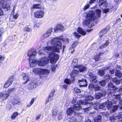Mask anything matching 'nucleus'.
Masks as SVG:
<instances>
[{"label":"nucleus","mask_w":122,"mask_h":122,"mask_svg":"<svg viewBox=\"0 0 122 122\" xmlns=\"http://www.w3.org/2000/svg\"><path fill=\"white\" fill-rule=\"evenodd\" d=\"M61 40L59 38H54L51 41V44L54 46H48L42 48L43 51L41 53V54L46 55L48 54V57L51 63H55L59 58L58 55L54 54V52H59V50L62 48Z\"/></svg>","instance_id":"obj_1"},{"label":"nucleus","mask_w":122,"mask_h":122,"mask_svg":"<svg viewBox=\"0 0 122 122\" xmlns=\"http://www.w3.org/2000/svg\"><path fill=\"white\" fill-rule=\"evenodd\" d=\"M101 11L100 10H97L96 12L91 10L87 13L86 19L83 21V25L84 26L87 25L92 21L94 20L97 17L101 16Z\"/></svg>","instance_id":"obj_2"},{"label":"nucleus","mask_w":122,"mask_h":122,"mask_svg":"<svg viewBox=\"0 0 122 122\" xmlns=\"http://www.w3.org/2000/svg\"><path fill=\"white\" fill-rule=\"evenodd\" d=\"M93 99L94 97H93L91 96H89L86 97L85 99L77 101V103L79 104L81 106L82 105H86L87 107L83 109L85 111H87L91 109V107L92 106L93 104L90 100H92Z\"/></svg>","instance_id":"obj_3"},{"label":"nucleus","mask_w":122,"mask_h":122,"mask_svg":"<svg viewBox=\"0 0 122 122\" xmlns=\"http://www.w3.org/2000/svg\"><path fill=\"white\" fill-rule=\"evenodd\" d=\"M82 109V107L79 104H74L73 106L68 108L66 111V114L68 116H70L75 111H78ZM74 112H75L74 111Z\"/></svg>","instance_id":"obj_4"},{"label":"nucleus","mask_w":122,"mask_h":122,"mask_svg":"<svg viewBox=\"0 0 122 122\" xmlns=\"http://www.w3.org/2000/svg\"><path fill=\"white\" fill-rule=\"evenodd\" d=\"M74 115L71 119V121L74 122L81 121L83 118L82 113L74 112Z\"/></svg>","instance_id":"obj_5"},{"label":"nucleus","mask_w":122,"mask_h":122,"mask_svg":"<svg viewBox=\"0 0 122 122\" xmlns=\"http://www.w3.org/2000/svg\"><path fill=\"white\" fill-rule=\"evenodd\" d=\"M49 61V60L48 58L44 57L40 59V60L38 62L37 64L39 66H43L47 64Z\"/></svg>","instance_id":"obj_6"},{"label":"nucleus","mask_w":122,"mask_h":122,"mask_svg":"<svg viewBox=\"0 0 122 122\" xmlns=\"http://www.w3.org/2000/svg\"><path fill=\"white\" fill-rule=\"evenodd\" d=\"M49 72L48 70L41 68L40 76V78L43 79L44 77H46Z\"/></svg>","instance_id":"obj_7"},{"label":"nucleus","mask_w":122,"mask_h":122,"mask_svg":"<svg viewBox=\"0 0 122 122\" xmlns=\"http://www.w3.org/2000/svg\"><path fill=\"white\" fill-rule=\"evenodd\" d=\"M44 12L42 10H40L35 12L34 13L35 17L37 18H41L44 16Z\"/></svg>","instance_id":"obj_8"},{"label":"nucleus","mask_w":122,"mask_h":122,"mask_svg":"<svg viewBox=\"0 0 122 122\" xmlns=\"http://www.w3.org/2000/svg\"><path fill=\"white\" fill-rule=\"evenodd\" d=\"M88 74L90 77V80L91 82L94 83L97 82V81L96 79V76L92 73L89 71L88 73Z\"/></svg>","instance_id":"obj_9"},{"label":"nucleus","mask_w":122,"mask_h":122,"mask_svg":"<svg viewBox=\"0 0 122 122\" xmlns=\"http://www.w3.org/2000/svg\"><path fill=\"white\" fill-rule=\"evenodd\" d=\"M106 94V92L105 90L102 89L101 92L98 93L95 95V97L97 99H99L102 97L105 96Z\"/></svg>","instance_id":"obj_10"},{"label":"nucleus","mask_w":122,"mask_h":122,"mask_svg":"<svg viewBox=\"0 0 122 122\" xmlns=\"http://www.w3.org/2000/svg\"><path fill=\"white\" fill-rule=\"evenodd\" d=\"M7 1L4 0H0V3L3 8H6L7 10H10L9 5L7 3Z\"/></svg>","instance_id":"obj_11"},{"label":"nucleus","mask_w":122,"mask_h":122,"mask_svg":"<svg viewBox=\"0 0 122 122\" xmlns=\"http://www.w3.org/2000/svg\"><path fill=\"white\" fill-rule=\"evenodd\" d=\"M65 30V28L63 25L61 24H58L54 28V30L56 32L59 30L64 31Z\"/></svg>","instance_id":"obj_12"},{"label":"nucleus","mask_w":122,"mask_h":122,"mask_svg":"<svg viewBox=\"0 0 122 122\" xmlns=\"http://www.w3.org/2000/svg\"><path fill=\"white\" fill-rule=\"evenodd\" d=\"M99 3L100 8L102 9L106 7L107 4L106 0H99Z\"/></svg>","instance_id":"obj_13"},{"label":"nucleus","mask_w":122,"mask_h":122,"mask_svg":"<svg viewBox=\"0 0 122 122\" xmlns=\"http://www.w3.org/2000/svg\"><path fill=\"white\" fill-rule=\"evenodd\" d=\"M29 63L30 67H35L36 65L37 61L36 59L34 58H29Z\"/></svg>","instance_id":"obj_14"},{"label":"nucleus","mask_w":122,"mask_h":122,"mask_svg":"<svg viewBox=\"0 0 122 122\" xmlns=\"http://www.w3.org/2000/svg\"><path fill=\"white\" fill-rule=\"evenodd\" d=\"M14 76H12L11 77L9 78L8 81L5 83L4 85V87L6 88L10 86L11 84L14 80Z\"/></svg>","instance_id":"obj_15"},{"label":"nucleus","mask_w":122,"mask_h":122,"mask_svg":"<svg viewBox=\"0 0 122 122\" xmlns=\"http://www.w3.org/2000/svg\"><path fill=\"white\" fill-rule=\"evenodd\" d=\"M52 28H50L48 29L47 31L43 35L42 37L43 38H46L50 36L52 32Z\"/></svg>","instance_id":"obj_16"},{"label":"nucleus","mask_w":122,"mask_h":122,"mask_svg":"<svg viewBox=\"0 0 122 122\" xmlns=\"http://www.w3.org/2000/svg\"><path fill=\"white\" fill-rule=\"evenodd\" d=\"M78 41H76L73 42L72 46L69 48V50L71 51V52L72 54L73 53L75 50L74 48L78 44Z\"/></svg>","instance_id":"obj_17"},{"label":"nucleus","mask_w":122,"mask_h":122,"mask_svg":"<svg viewBox=\"0 0 122 122\" xmlns=\"http://www.w3.org/2000/svg\"><path fill=\"white\" fill-rule=\"evenodd\" d=\"M36 51H33L32 50L29 51L27 53L28 56L29 57V58H34L36 56Z\"/></svg>","instance_id":"obj_18"},{"label":"nucleus","mask_w":122,"mask_h":122,"mask_svg":"<svg viewBox=\"0 0 122 122\" xmlns=\"http://www.w3.org/2000/svg\"><path fill=\"white\" fill-rule=\"evenodd\" d=\"M23 80L24 81V83H25L29 81L30 77L27 74L23 73L22 75Z\"/></svg>","instance_id":"obj_19"},{"label":"nucleus","mask_w":122,"mask_h":122,"mask_svg":"<svg viewBox=\"0 0 122 122\" xmlns=\"http://www.w3.org/2000/svg\"><path fill=\"white\" fill-rule=\"evenodd\" d=\"M121 69V68L120 66H117V67L116 69V71L115 73V75L119 77H121L122 76V74L120 71Z\"/></svg>","instance_id":"obj_20"},{"label":"nucleus","mask_w":122,"mask_h":122,"mask_svg":"<svg viewBox=\"0 0 122 122\" xmlns=\"http://www.w3.org/2000/svg\"><path fill=\"white\" fill-rule=\"evenodd\" d=\"M7 93L6 91L3 93H0V98H1L3 100L7 99L9 96Z\"/></svg>","instance_id":"obj_21"},{"label":"nucleus","mask_w":122,"mask_h":122,"mask_svg":"<svg viewBox=\"0 0 122 122\" xmlns=\"http://www.w3.org/2000/svg\"><path fill=\"white\" fill-rule=\"evenodd\" d=\"M79 82L80 84L79 86L80 87L86 86L87 85L86 81V80L82 79L81 80H79Z\"/></svg>","instance_id":"obj_22"},{"label":"nucleus","mask_w":122,"mask_h":122,"mask_svg":"<svg viewBox=\"0 0 122 122\" xmlns=\"http://www.w3.org/2000/svg\"><path fill=\"white\" fill-rule=\"evenodd\" d=\"M114 97L115 98V99L112 100V103L113 104H117V102L119 101L120 98V95L119 94L115 95H114Z\"/></svg>","instance_id":"obj_23"},{"label":"nucleus","mask_w":122,"mask_h":122,"mask_svg":"<svg viewBox=\"0 0 122 122\" xmlns=\"http://www.w3.org/2000/svg\"><path fill=\"white\" fill-rule=\"evenodd\" d=\"M112 102L111 100H108L105 102V105L108 109L111 108L112 107Z\"/></svg>","instance_id":"obj_24"},{"label":"nucleus","mask_w":122,"mask_h":122,"mask_svg":"<svg viewBox=\"0 0 122 122\" xmlns=\"http://www.w3.org/2000/svg\"><path fill=\"white\" fill-rule=\"evenodd\" d=\"M109 27L108 26L105 28L104 29H103L99 34V36L100 38H101L103 35L109 29Z\"/></svg>","instance_id":"obj_25"},{"label":"nucleus","mask_w":122,"mask_h":122,"mask_svg":"<svg viewBox=\"0 0 122 122\" xmlns=\"http://www.w3.org/2000/svg\"><path fill=\"white\" fill-rule=\"evenodd\" d=\"M109 67H105L103 69L100 70L98 71V74L101 76H102L104 75L105 71L106 69H108Z\"/></svg>","instance_id":"obj_26"},{"label":"nucleus","mask_w":122,"mask_h":122,"mask_svg":"<svg viewBox=\"0 0 122 122\" xmlns=\"http://www.w3.org/2000/svg\"><path fill=\"white\" fill-rule=\"evenodd\" d=\"M11 102L13 105L16 104H20V99L17 98H15L13 99L12 100Z\"/></svg>","instance_id":"obj_27"},{"label":"nucleus","mask_w":122,"mask_h":122,"mask_svg":"<svg viewBox=\"0 0 122 122\" xmlns=\"http://www.w3.org/2000/svg\"><path fill=\"white\" fill-rule=\"evenodd\" d=\"M78 32L83 36L85 35L86 34V32L83 29L80 27H79L77 30Z\"/></svg>","instance_id":"obj_28"},{"label":"nucleus","mask_w":122,"mask_h":122,"mask_svg":"<svg viewBox=\"0 0 122 122\" xmlns=\"http://www.w3.org/2000/svg\"><path fill=\"white\" fill-rule=\"evenodd\" d=\"M78 60L76 59H73L71 65L73 67H77L79 66L78 65Z\"/></svg>","instance_id":"obj_29"},{"label":"nucleus","mask_w":122,"mask_h":122,"mask_svg":"<svg viewBox=\"0 0 122 122\" xmlns=\"http://www.w3.org/2000/svg\"><path fill=\"white\" fill-rule=\"evenodd\" d=\"M36 86L35 83L33 82H31L28 86L29 89L30 90L34 89Z\"/></svg>","instance_id":"obj_30"},{"label":"nucleus","mask_w":122,"mask_h":122,"mask_svg":"<svg viewBox=\"0 0 122 122\" xmlns=\"http://www.w3.org/2000/svg\"><path fill=\"white\" fill-rule=\"evenodd\" d=\"M79 74V71L77 70H74L71 74V75L72 78H73L75 76Z\"/></svg>","instance_id":"obj_31"},{"label":"nucleus","mask_w":122,"mask_h":122,"mask_svg":"<svg viewBox=\"0 0 122 122\" xmlns=\"http://www.w3.org/2000/svg\"><path fill=\"white\" fill-rule=\"evenodd\" d=\"M102 117L101 114L97 115L94 119V122H100L102 120Z\"/></svg>","instance_id":"obj_32"},{"label":"nucleus","mask_w":122,"mask_h":122,"mask_svg":"<svg viewBox=\"0 0 122 122\" xmlns=\"http://www.w3.org/2000/svg\"><path fill=\"white\" fill-rule=\"evenodd\" d=\"M41 68H36L33 69V71L35 74H40Z\"/></svg>","instance_id":"obj_33"},{"label":"nucleus","mask_w":122,"mask_h":122,"mask_svg":"<svg viewBox=\"0 0 122 122\" xmlns=\"http://www.w3.org/2000/svg\"><path fill=\"white\" fill-rule=\"evenodd\" d=\"M103 54V53H100L99 54L95 55L94 58L96 61H97L99 60L100 58V56L102 54Z\"/></svg>","instance_id":"obj_34"},{"label":"nucleus","mask_w":122,"mask_h":122,"mask_svg":"<svg viewBox=\"0 0 122 122\" xmlns=\"http://www.w3.org/2000/svg\"><path fill=\"white\" fill-rule=\"evenodd\" d=\"M112 79V81L115 83L116 84L118 85L120 84V81L116 77L113 78Z\"/></svg>","instance_id":"obj_35"},{"label":"nucleus","mask_w":122,"mask_h":122,"mask_svg":"<svg viewBox=\"0 0 122 122\" xmlns=\"http://www.w3.org/2000/svg\"><path fill=\"white\" fill-rule=\"evenodd\" d=\"M77 68H79V70L81 72H82L85 71L86 69V67L82 66H79Z\"/></svg>","instance_id":"obj_36"},{"label":"nucleus","mask_w":122,"mask_h":122,"mask_svg":"<svg viewBox=\"0 0 122 122\" xmlns=\"http://www.w3.org/2000/svg\"><path fill=\"white\" fill-rule=\"evenodd\" d=\"M19 113L17 112H15L13 113L11 116V118L12 119H15L17 116H18Z\"/></svg>","instance_id":"obj_37"},{"label":"nucleus","mask_w":122,"mask_h":122,"mask_svg":"<svg viewBox=\"0 0 122 122\" xmlns=\"http://www.w3.org/2000/svg\"><path fill=\"white\" fill-rule=\"evenodd\" d=\"M58 112V110L57 109H54L53 110L52 112V116L53 117H56Z\"/></svg>","instance_id":"obj_38"},{"label":"nucleus","mask_w":122,"mask_h":122,"mask_svg":"<svg viewBox=\"0 0 122 122\" xmlns=\"http://www.w3.org/2000/svg\"><path fill=\"white\" fill-rule=\"evenodd\" d=\"M118 107V106L117 105H115L114 106L112 107V111H111V112H115L116 111Z\"/></svg>","instance_id":"obj_39"},{"label":"nucleus","mask_w":122,"mask_h":122,"mask_svg":"<svg viewBox=\"0 0 122 122\" xmlns=\"http://www.w3.org/2000/svg\"><path fill=\"white\" fill-rule=\"evenodd\" d=\"M109 44V42L108 41H107L103 45H102L100 47V49H102L103 48L106 47V46H108Z\"/></svg>","instance_id":"obj_40"},{"label":"nucleus","mask_w":122,"mask_h":122,"mask_svg":"<svg viewBox=\"0 0 122 122\" xmlns=\"http://www.w3.org/2000/svg\"><path fill=\"white\" fill-rule=\"evenodd\" d=\"M106 83V81L104 80H102L99 82V84L101 86H104Z\"/></svg>","instance_id":"obj_41"},{"label":"nucleus","mask_w":122,"mask_h":122,"mask_svg":"<svg viewBox=\"0 0 122 122\" xmlns=\"http://www.w3.org/2000/svg\"><path fill=\"white\" fill-rule=\"evenodd\" d=\"M94 108L95 109L97 110H98L100 109L99 105L98 103H96L94 105Z\"/></svg>","instance_id":"obj_42"},{"label":"nucleus","mask_w":122,"mask_h":122,"mask_svg":"<svg viewBox=\"0 0 122 122\" xmlns=\"http://www.w3.org/2000/svg\"><path fill=\"white\" fill-rule=\"evenodd\" d=\"M94 89L96 91H98L101 90V87L98 85H95Z\"/></svg>","instance_id":"obj_43"},{"label":"nucleus","mask_w":122,"mask_h":122,"mask_svg":"<svg viewBox=\"0 0 122 122\" xmlns=\"http://www.w3.org/2000/svg\"><path fill=\"white\" fill-rule=\"evenodd\" d=\"M41 7L40 5V4H35L34 5L33 7V8L40 9Z\"/></svg>","instance_id":"obj_44"},{"label":"nucleus","mask_w":122,"mask_h":122,"mask_svg":"<svg viewBox=\"0 0 122 122\" xmlns=\"http://www.w3.org/2000/svg\"><path fill=\"white\" fill-rule=\"evenodd\" d=\"M118 117L120 121L122 120V112H119L118 115Z\"/></svg>","instance_id":"obj_45"},{"label":"nucleus","mask_w":122,"mask_h":122,"mask_svg":"<svg viewBox=\"0 0 122 122\" xmlns=\"http://www.w3.org/2000/svg\"><path fill=\"white\" fill-rule=\"evenodd\" d=\"M35 100V98H33L32 99L30 103L28 104V105H27V106H26V107H30L31 105L33 104V103H34V101Z\"/></svg>","instance_id":"obj_46"},{"label":"nucleus","mask_w":122,"mask_h":122,"mask_svg":"<svg viewBox=\"0 0 122 122\" xmlns=\"http://www.w3.org/2000/svg\"><path fill=\"white\" fill-rule=\"evenodd\" d=\"M55 92V90L54 89H53L51 91L50 95L49 97V99L50 98V97H53L54 95V94Z\"/></svg>","instance_id":"obj_47"},{"label":"nucleus","mask_w":122,"mask_h":122,"mask_svg":"<svg viewBox=\"0 0 122 122\" xmlns=\"http://www.w3.org/2000/svg\"><path fill=\"white\" fill-rule=\"evenodd\" d=\"M63 116V114L61 112L60 113L58 116V119L60 120L61 119Z\"/></svg>","instance_id":"obj_48"},{"label":"nucleus","mask_w":122,"mask_h":122,"mask_svg":"<svg viewBox=\"0 0 122 122\" xmlns=\"http://www.w3.org/2000/svg\"><path fill=\"white\" fill-rule=\"evenodd\" d=\"M64 82L67 84H69L71 83L72 82L70 79H66L64 81Z\"/></svg>","instance_id":"obj_49"},{"label":"nucleus","mask_w":122,"mask_h":122,"mask_svg":"<svg viewBox=\"0 0 122 122\" xmlns=\"http://www.w3.org/2000/svg\"><path fill=\"white\" fill-rule=\"evenodd\" d=\"M81 92V91L80 89L77 88H74V93H79Z\"/></svg>","instance_id":"obj_50"},{"label":"nucleus","mask_w":122,"mask_h":122,"mask_svg":"<svg viewBox=\"0 0 122 122\" xmlns=\"http://www.w3.org/2000/svg\"><path fill=\"white\" fill-rule=\"evenodd\" d=\"M14 88H12L8 90H7L6 91V92H7V93L9 94V96L10 93H11L12 92H13L14 91Z\"/></svg>","instance_id":"obj_51"},{"label":"nucleus","mask_w":122,"mask_h":122,"mask_svg":"<svg viewBox=\"0 0 122 122\" xmlns=\"http://www.w3.org/2000/svg\"><path fill=\"white\" fill-rule=\"evenodd\" d=\"M40 25V23H36L34 26V28L35 29H36L38 28Z\"/></svg>","instance_id":"obj_52"},{"label":"nucleus","mask_w":122,"mask_h":122,"mask_svg":"<svg viewBox=\"0 0 122 122\" xmlns=\"http://www.w3.org/2000/svg\"><path fill=\"white\" fill-rule=\"evenodd\" d=\"M108 86L109 88H114L115 87V86L113 85L112 83L111 82L109 83L108 84Z\"/></svg>","instance_id":"obj_53"},{"label":"nucleus","mask_w":122,"mask_h":122,"mask_svg":"<svg viewBox=\"0 0 122 122\" xmlns=\"http://www.w3.org/2000/svg\"><path fill=\"white\" fill-rule=\"evenodd\" d=\"M110 119L111 122H115V118L114 116H112L110 117Z\"/></svg>","instance_id":"obj_54"},{"label":"nucleus","mask_w":122,"mask_h":122,"mask_svg":"<svg viewBox=\"0 0 122 122\" xmlns=\"http://www.w3.org/2000/svg\"><path fill=\"white\" fill-rule=\"evenodd\" d=\"M105 102L104 103L101 104L100 105H99L100 109H102L105 106Z\"/></svg>","instance_id":"obj_55"},{"label":"nucleus","mask_w":122,"mask_h":122,"mask_svg":"<svg viewBox=\"0 0 122 122\" xmlns=\"http://www.w3.org/2000/svg\"><path fill=\"white\" fill-rule=\"evenodd\" d=\"M94 86L93 84H91L89 86V89L90 90H92L94 88Z\"/></svg>","instance_id":"obj_56"},{"label":"nucleus","mask_w":122,"mask_h":122,"mask_svg":"<svg viewBox=\"0 0 122 122\" xmlns=\"http://www.w3.org/2000/svg\"><path fill=\"white\" fill-rule=\"evenodd\" d=\"M25 31L30 32L31 31V29L28 27H25L24 29Z\"/></svg>","instance_id":"obj_57"},{"label":"nucleus","mask_w":122,"mask_h":122,"mask_svg":"<svg viewBox=\"0 0 122 122\" xmlns=\"http://www.w3.org/2000/svg\"><path fill=\"white\" fill-rule=\"evenodd\" d=\"M74 36L78 38H79L81 37V35H79L76 32H75L74 33Z\"/></svg>","instance_id":"obj_58"},{"label":"nucleus","mask_w":122,"mask_h":122,"mask_svg":"<svg viewBox=\"0 0 122 122\" xmlns=\"http://www.w3.org/2000/svg\"><path fill=\"white\" fill-rule=\"evenodd\" d=\"M89 6L90 5L89 4H87L86 5L84 6V8H83V10H86L87 9L89 8Z\"/></svg>","instance_id":"obj_59"},{"label":"nucleus","mask_w":122,"mask_h":122,"mask_svg":"<svg viewBox=\"0 0 122 122\" xmlns=\"http://www.w3.org/2000/svg\"><path fill=\"white\" fill-rule=\"evenodd\" d=\"M109 71L110 73L111 74H113L114 73L115 70L114 69L111 68L110 70Z\"/></svg>","instance_id":"obj_60"},{"label":"nucleus","mask_w":122,"mask_h":122,"mask_svg":"<svg viewBox=\"0 0 122 122\" xmlns=\"http://www.w3.org/2000/svg\"><path fill=\"white\" fill-rule=\"evenodd\" d=\"M3 12L2 10V9L0 7V16L3 15Z\"/></svg>","instance_id":"obj_61"},{"label":"nucleus","mask_w":122,"mask_h":122,"mask_svg":"<svg viewBox=\"0 0 122 122\" xmlns=\"http://www.w3.org/2000/svg\"><path fill=\"white\" fill-rule=\"evenodd\" d=\"M76 97L73 98L71 102V103H75L76 101Z\"/></svg>","instance_id":"obj_62"},{"label":"nucleus","mask_w":122,"mask_h":122,"mask_svg":"<svg viewBox=\"0 0 122 122\" xmlns=\"http://www.w3.org/2000/svg\"><path fill=\"white\" fill-rule=\"evenodd\" d=\"M50 107L47 106L45 108L44 111L45 112L47 111L48 110L50 109Z\"/></svg>","instance_id":"obj_63"},{"label":"nucleus","mask_w":122,"mask_h":122,"mask_svg":"<svg viewBox=\"0 0 122 122\" xmlns=\"http://www.w3.org/2000/svg\"><path fill=\"white\" fill-rule=\"evenodd\" d=\"M63 41L65 42H66L68 43L69 41L68 40L67 38H64L62 40Z\"/></svg>","instance_id":"obj_64"}]
</instances>
